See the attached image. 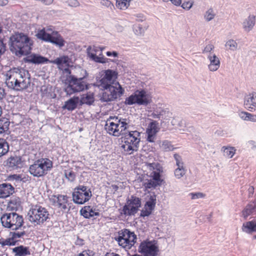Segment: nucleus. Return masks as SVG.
Listing matches in <instances>:
<instances>
[{"instance_id":"9d476101","label":"nucleus","mask_w":256,"mask_h":256,"mask_svg":"<svg viewBox=\"0 0 256 256\" xmlns=\"http://www.w3.org/2000/svg\"><path fill=\"white\" fill-rule=\"evenodd\" d=\"M28 214L31 222L40 224L50 219V213L47 209L41 206L35 205L30 210Z\"/></svg>"},{"instance_id":"864d4df0","label":"nucleus","mask_w":256,"mask_h":256,"mask_svg":"<svg viewBox=\"0 0 256 256\" xmlns=\"http://www.w3.org/2000/svg\"><path fill=\"white\" fill-rule=\"evenodd\" d=\"M9 180H23V178H22V176L20 174H12L10 175L8 177Z\"/></svg>"},{"instance_id":"c85d7f7f","label":"nucleus","mask_w":256,"mask_h":256,"mask_svg":"<svg viewBox=\"0 0 256 256\" xmlns=\"http://www.w3.org/2000/svg\"><path fill=\"white\" fill-rule=\"evenodd\" d=\"M256 212V202L253 201L250 202L242 211V215L244 218H246L250 215L253 214Z\"/></svg>"},{"instance_id":"c756f323","label":"nucleus","mask_w":256,"mask_h":256,"mask_svg":"<svg viewBox=\"0 0 256 256\" xmlns=\"http://www.w3.org/2000/svg\"><path fill=\"white\" fill-rule=\"evenodd\" d=\"M242 230L248 234L256 232V220L244 223L242 226Z\"/></svg>"},{"instance_id":"bf43d9fd","label":"nucleus","mask_w":256,"mask_h":256,"mask_svg":"<svg viewBox=\"0 0 256 256\" xmlns=\"http://www.w3.org/2000/svg\"><path fill=\"white\" fill-rule=\"evenodd\" d=\"M248 112H242L240 113L239 116L240 118L245 120H246Z\"/></svg>"},{"instance_id":"dca6fc26","label":"nucleus","mask_w":256,"mask_h":256,"mask_svg":"<svg viewBox=\"0 0 256 256\" xmlns=\"http://www.w3.org/2000/svg\"><path fill=\"white\" fill-rule=\"evenodd\" d=\"M24 234V231L18 232H11L6 238H0V245L3 248L6 246H14L19 241V239Z\"/></svg>"},{"instance_id":"0eeeda50","label":"nucleus","mask_w":256,"mask_h":256,"mask_svg":"<svg viewBox=\"0 0 256 256\" xmlns=\"http://www.w3.org/2000/svg\"><path fill=\"white\" fill-rule=\"evenodd\" d=\"M119 246L128 250L136 243V235L128 229L124 228L118 232V236L115 238Z\"/></svg>"},{"instance_id":"4468645a","label":"nucleus","mask_w":256,"mask_h":256,"mask_svg":"<svg viewBox=\"0 0 256 256\" xmlns=\"http://www.w3.org/2000/svg\"><path fill=\"white\" fill-rule=\"evenodd\" d=\"M140 206V199L132 196L130 199L127 200L125 205L123 206L122 213L126 216H134L138 212Z\"/></svg>"},{"instance_id":"4be33fe9","label":"nucleus","mask_w":256,"mask_h":256,"mask_svg":"<svg viewBox=\"0 0 256 256\" xmlns=\"http://www.w3.org/2000/svg\"><path fill=\"white\" fill-rule=\"evenodd\" d=\"M156 204V196L154 194L150 196V199L144 204L143 209L141 211L140 216L142 217L150 216L154 210Z\"/></svg>"},{"instance_id":"4c0bfd02","label":"nucleus","mask_w":256,"mask_h":256,"mask_svg":"<svg viewBox=\"0 0 256 256\" xmlns=\"http://www.w3.org/2000/svg\"><path fill=\"white\" fill-rule=\"evenodd\" d=\"M216 14L212 8H208L204 14V18L206 22H209L212 20L216 16Z\"/></svg>"},{"instance_id":"13d9d810","label":"nucleus","mask_w":256,"mask_h":256,"mask_svg":"<svg viewBox=\"0 0 256 256\" xmlns=\"http://www.w3.org/2000/svg\"><path fill=\"white\" fill-rule=\"evenodd\" d=\"M6 93L4 88L0 87V101L2 100L5 96Z\"/></svg>"},{"instance_id":"7c9ffc66","label":"nucleus","mask_w":256,"mask_h":256,"mask_svg":"<svg viewBox=\"0 0 256 256\" xmlns=\"http://www.w3.org/2000/svg\"><path fill=\"white\" fill-rule=\"evenodd\" d=\"M12 252L15 256H26L30 254V252L28 247L20 246L14 248Z\"/></svg>"},{"instance_id":"603ef678","label":"nucleus","mask_w":256,"mask_h":256,"mask_svg":"<svg viewBox=\"0 0 256 256\" xmlns=\"http://www.w3.org/2000/svg\"><path fill=\"white\" fill-rule=\"evenodd\" d=\"M66 2L70 7L76 8L80 6V4L78 0H68Z\"/></svg>"},{"instance_id":"338daca9","label":"nucleus","mask_w":256,"mask_h":256,"mask_svg":"<svg viewBox=\"0 0 256 256\" xmlns=\"http://www.w3.org/2000/svg\"><path fill=\"white\" fill-rule=\"evenodd\" d=\"M8 0H0V6H6L8 4Z\"/></svg>"},{"instance_id":"c9c22d12","label":"nucleus","mask_w":256,"mask_h":256,"mask_svg":"<svg viewBox=\"0 0 256 256\" xmlns=\"http://www.w3.org/2000/svg\"><path fill=\"white\" fill-rule=\"evenodd\" d=\"M176 165L178 167L175 170L174 174L177 178H179L184 174L185 170L183 168L182 161H176Z\"/></svg>"},{"instance_id":"a18cd8bd","label":"nucleus","mask_w":256,"mask_h":256,"mask_svg":"<svg viewBox=\"0 0 256 256\" xmlns=\"http://www.w3.org/2000/svg\"><path fill=\"white\" fill-rule=\"evenodd\" d=\"M160 148L165 151H170L174 149L173 146L168 140H164L160 144Z\"/></svg>"},{"instance_id":"e2e57ef3","label":"nucleus","mask_w":256,"mask_h":256,"mask_svg":"<svg viewBox=\"0 0 256 256\" xmlns=\"http://www.w3.org/2000/svg\"><path fill=\"white\" fill-rule=\"evenodd\" d=\"M78 256H94V254H90L86 250H84Z\"/></svg>"},{"instance_id":"9b49d317","label":"nucleus","mask_w":256,"mask_h":256,"mask_svg":"<svg viewBox=\"0 0 256 256\" xmlns=\"http://www.w3.org/2000/svg\"><path fill=\"white\" fill-rule=\"evenodd\" d=\"M152 102V98L147 92L144 90H137L127 98L125 104L128 105L138 104L146 106Z\"/></svg>"},{"instance_id":"a19ab883","label":"nucleus","mask_w":256,"mask_h":256,"mask_svg":"<svg viewBox=\"0 0 256 256\" xmlns=\"http://www.w3.org/2000/svg\"><path fill=\"white\" fill-rule=\"evenodd\" d=\"M214 44H207L204 48V50L202 51V53L203 54H204L206 56V57L208 56H212L214 54H216L214 53Z\"/></svg>"},{"instance_id":"412c9836","label":"nucleus","mask_w":256,"mask_h":256,"mask_svg":"<svg viewBox=\"0 0 256 256\" xmlns=\"http://www.w3.org/2000/svg\"><path fill=\"white\" fill-rule=\"evenodd\" d=\"M53 205L57 206L61 210H66L68 205V196H67L58 194L54 195L51 198Z\"/></svg>"},{"instance_id":"393cba45","label":"nucleus","mask_w":256,"mask_h":256,"mask_svg":"<svg viewBox=\"0 0 256 256\" xmlns=\"http://www.w3.org/2000/svg\"><path fill=\"white\" fill-rule=\"evenodd\" d=\"M47 58L36 54H31L25 58V62L34 64H41L50 62Z\"/></svg>"},{"instance_id":"f8f14e48","label":"nucleus","mask_w":256,"mask_h":256,"mask_svg":"<svg viewBox=\"0 0 256 256\" xmlns=\"http://www.w3.org/2000/svg\"><path fill=\"white\" fill-rule=\"evenodd\" d=\"M92 196L90 189L84 186H79L74 188L72 194L74 203L82 204L88 202Z\"/></svg>"},{"instance_id":"6e6552de","label":"nucleus","mask_w":256,"mask_h":256,"mask_svg":"<svg viewBox=\"0 0 256 256\" xmlns=\"http://www.w3.org/2000/svg\"><path fill=\"white\" fill-rule=\"evenodd\" d=\"M0 220L3 226L15 230L20 229L24 224L22 216L16 212L4 214Z\"/></svg>"},{"instance_id":"680f3d73","label":"nucleus","mask_w":256,"mask_h":256,"mask_svg":"<svg viewBox=\"0 0 256 256\" xmlns=\"http://www.w3.org/2000/svg\"><path fill=\"white\" fill-rule=\"evenodd\" d=\"M5 50V46L2 40H0V54Z\"/></svg>"},{"instance_id":"09e8293b","label":"nucleus","mask_w":256,"mask_h":256,"mask_svg":"<svg viewBox=\"0 0 256 256\" xmlns=\"http://www.w3.org/2000/svg\"><path fill=\"white\" fill-rule=\"evenodd\" d=\"M191 196V198L192 200H194L198 198H204L206 196V194H203L202 192H191L189 194Z\"/></svg>"},{"instance_id":"39448f33","label":"nucleus","mask_w":256,"mask_h":256,"mask_svg":"<svg viewBox=\"0 0 256 256\" xmlns=\"http://www.w3.org/2000/svg\"><path fill=\"white\" fill-rule=\"evenodd\" d=\"M36 36L38 38L52 43L60 48L64 46L65 44V41L60 34L51 28H44L40 30Z\"/></svg>"},{"instance_id":"2f4dec72","label":"nucleus","mask_w":256,"mask_h":256,"mask_svg":"<svg viewBox=\"0 0 256 256\" xmlns=\"http://www.w3.org/2000/svg\"><path fill=\"white\" fill-rule=\"evenodd\" d=\"M79 101L80 98L78 96H74L65 102L63 108L68 110H72L76 108L77 104L80 102Z\"/></svg>"},{"instance_id":"1a4fd4ad","label":"nucleus","mask_w":256,"mask_h":256,"mask_svg":"<svg viewBox=\"0 0 256 256\" xmlns=\"http://www.w3.org/2000/svg\"><path fill=\"white\" fill-rule=\"evenodd\" d=\"M102 92L100 94V100L102 102L113 101L120 97L124 93V90L118 82L115 83V86L101 89Z\"/></svg>"},{"instance_id":"7ed1b4c3","label":"nucleus","mask_w":256,"mask_h":256,"mask_svg":"<svg viewBox=\"0 0 256 256\" xmlns=\"http://www.w3.org/2000/svg\"><path fill=\"white\" fill-rule=\"evenodd\" d=\"M10 50L16 55H26L31 50L32 42L30 38L22 33H16L10 39Z\"/></svg>"},{"instance_id":"774afa93","label":"nucleus","mask_w":256,"mask_h":256,"mask_svg":"<svg viewBox=\"0 0 256 256\" xmlns=\"http://www.w3.org/2000/svg\"><path fill=\"white\" fill-rule=\"evenodd\" d=\"M249 145L252 146V147L256 148V143L255 142L251 140L248 142Z\"/></svg>"},{"instance_id":"3c124183","label":"nucleus","mask_w":256,"mask_h":256,"mask_svg":"<svg viewBox=\"0 0 256 256\" xmlns=\"http://www.w3.org/2000/svg\"><path fill=\"white\" fill-rule=\"evenodd\" d=\"M194 2L192 0H188L184 2L182 4V7L186 10H189L193 6Z\"/></svg>"},{"instance_id":"f257e3e1","label":"nucleus","mask_w":256,"mask_h":256,"mask_svg":"<svg viewBox=\"0 0 256 256\" xmlns=\"http://www.w3.org/2000/svg\"><path fill=\"white\" fill-rule=\"evenodd\" d=\"M130 120L120 116H110L106 121L104 128L110 135L119 136L124 135L123 138L124 144L122 146L124 150L130 154L132 151H136L140 142V133L137 130L130 131Z\"/></svg>"},{"instance_id":"e433bc0d","label":"nucleus","mask_w":256,"mask_h":256,"mask_svg":"<svg viewBox=\"0 0 256 256\" xmlns=\"http://www.w3.org/2000/svg\"><path fill=\"white\" fill-rule=\"evenodd\" d=\"M222 151L223 152L224 156L228 158H230L235 154L236 149L232 146H223L222 148Z\"/></svg>"},{"instance_id":"0e129e2a","label":"nucleus","mask_w":256,"mask_h":256,"mask_svg":"<svg viewBox=\"0 0 256 256\" xmlns=\"http://www.w3.org/2000/svg\"><path fill=\"white\" fill-rule=\"evenodd\" d=\"M172 2L176 5V6H180L181 3H182V1L181 0H170Z\"/></svg>"},{"instance_id":"5fc2aeb1","label":"nucleus","mask_w":256,"mask_h":256,"mask_svg":"<svg viewBox=\"0 0 256 256\" xmlns=\"http://www.w3.org/2000/svg\"><path fill=\"white\" fill-rule=\"evenodd\" d=\"M134 32L137 35H142L144 32V30L140 26H136L134 29Z\"/></svg>"},{"instance_id":"bb28decb","label":"nucleus","mask_w":256,"mask_h":256,"mask_svg":"<svg viewBox=\"0 0 256 256\" xmlns=\"http://www.w3.org/2000/svg\"><path fill=\"white\" fill-rule=\"evenodd\" d=\"M244 105L245 108L250 111L254 110L256 106V92H252L244 98Z\"/></svg>"},{"instance_id":"2eb2a0df","label":"nucleus","mask_w":256,"mask_h":256,"mask_svg":"<svg viewBox=\"0 0 256 256\" xmlns=\"http://www.w3.org/2000/svg\"><path fill=\"white\" fill-rule=\"evenodd\" d=\"M117 78V74L115 71L108 70L104 72L102 77L96 82L97 86L100 89L109 88L110 86H115L114 82Z\"/></svg>"},{"instance_id":"37998d69","label":"nucleus","mask_w":256,"mask_h":256,"mask_svg":"<svg viewBox=\"0 0 256 256\" xmlns=\"http://www.w3.org/2000/svg\"><path fill=\"white\" fill-rule=\"evenodd\" d=\"M225 46L226 48H228V50L235 51L238 50V44L236 40L230 39L226 42Z\"/></svg>"},{"instance_id":"052dcab7","label":"nucleus","mask_w":256,"mask_h":256,"mask_svg":"<svg viewBox=\"0 0 256 256\" xmlns=\"http://www.w3.org/2000/svg\"><path fill=\"white\" fill-rule=\"evenodd\" d=\"M106 54L108 56H114V57H117L118 56V53L114 51V52H107L106 53Z\"/></svg>"},{"instance_id":"a211bd4d","label":"nucleus","mask_w":256,"mask_h":256,"mask_svg":"<svg viewBox=\"0 0 256 256\" xmlns=\"http://www.w3.org/2000/svg\"><path fill=\"white\" fill-rule=\"evenodd\" d=\"M103 48L98 46H89L87 48L88 56L96 62L100 63L106 62V58L103 56L102 52Z\"/></svg>"},{"instance_id":"423d86ee","label":"nucleus","mask_w":256,"mask_h":256,"mask_svg":"<svg viewBox=\"0 0 256 256\" xmlns=\"http://www.w3.org/2000/svg\"><path fill=\"white\" fill-rule=\"evenodd\" d=\"M150 170L152 172L150 174V180H147L143 183V186L146 190L155 188L160 186L163 180L160 178L162 172V166L158 163L153 162L149 164Z\"/></svg>"},{"instance_id":"473e14b6","label":"nucleus","mask_w":256,"mask_h":256,"mask_svg":"<svg viewBox=\"0 0 256 256\" xmlns=\"http://www.w3.org/2000/svg\"><path fill=\"white\" fill-rule=\"evenodd\" d=\"M94 101V95L92 92H88L82 96L80 100V105L86 104L91 105Z\"/></svg>"},{"instance_id":"ea45409f","label":"nucleus","mask_w":256,"mask_h":256,"mask_svg":"<svg viewBox=\"0 0 256 256\" xmlns=\"http://www.w3.org/2000/svg\"><path fill=\"white\" fill-rule=\"evenodd\" d=\"M8 148V144L4 139H0V156L6 154Z\"/></svg>"},{"instance_id":"aec40b11","label":"nucleus","mask_w":256,"mask_h":256,"mask_svg":"<svg viewBox=\"0 0 256 256\" xmlns=\"http://www.w3.org/2000/svg\"><path fill=\"white\" fill-rule=\"evenodd\" d=\"M151 116L154 118H158L164 122L172 118V113L168 108L157 107L153 110Z\"/></svg>"},{"instance_id":"a878e982","label":"nucleus","mask_w":256,"mask_h":256,"mask_svg":"<svg viewBox=\"0 0 256 256\" xmlns=\"http://www.w3.org/2000/svg\"><path fill=\"white\" fill-rule=\"evenodd\" d=\"M14 192V186L9 184H0V198H5L12 195Z\"/></svg>"},{"instance_id":"49530a36","label":"nucleus","mask_w":256,"mask_h":256,"mask_svg":"<svg viewBox=\"0 0 256 256\" xmlns=\"http://www.w3.org/2000/svg\"><path fill=\"white\" fill-rule=\"evenodd\" d=\"M64 174L66 178L70 182H74L76 178L75 173L70 170H66Z\"/></svg>"},{"instance_id":"ddd939ff","label":"nucleus","mask_w":256,"mask_h":256,"mask_svg":"<svg viewBox=\"0 0 256 256\" xmlns=\"http://www.w3.org/2000/svg\"><path fill=\"white\" fill-rule=\"evenodd\" d=\"M52 167V161H35L30 166L29 172L34 176L40 177L47 174Z\"/></svg>"},{"instance_id":"6e6d98bb","label":"nucleus","mask_w":256,"mask_h":256,"mask_svg":"<svg viewBox=\"0 0 256 256\" xmlns=\"http://www.w3.org/2000/svg\"><path fill=\"white\" fill-rule=\"evenodd\" d=\"M246 120H250L253 122H256V115L252 114L248 112Z\"/></svg>"},{"instance_id":"4d7b16f0","label":"nucleus","mask_w":256,"mask_h":256,"mask_svg":"<svg viewBox=\"0 0 256 256\" xmlns=\"http://www.w3.org/2000/svg\"><path fill=\"white\" fill-rule=\"evenodd\" d=\"M136 18V20L142 22L145 20L144 16L142 14H138L134 15Z\"/></svg>"},{"instance_id":"b1692460","label":"nucleus","mask_w":256,"mask_h":256,"mask_svg":"<svg viewBox=\"0 0 256 256\" xmlns=\"http://www.w3.org/2000/svg\"><path fill=\"white\" fill-rule=\"evenodd\" d=\"M207 58L209 62V64L208 65L209 71L214 72L218 70L220 66V62L216 54L208 56Z\"/></svg>"},{"instance_id":"cd10ccee","label":"nucleus","mask_w":256,"mask_h":256,"mask_svg":"<svg viewBox=\"0 0 256 256\" xmlns=\"http://www.w3.org/2000/svg\"><path fill=\"white\" fill-rule=\"evenodd\" d=\"M80 212L82 215L87 218L100 215L98 210L93 208L90 206H84L80 210Z\"/></svg>"},{"instance_id":"6ab92c4d","label":"nucleus","mask_w":256,"mask_h":256,"mask_svg":"<svg viewBox=\"0 0 256 256\" xmlns=\"http://www.w3.org/2000/svg\"><path fill=\"white\" fill-rule=\"evenodd\" d=\"M70 59L68 56H63L58 57L53 60H50V63L56 64L58 68L61 70H64L68 74H70V70L68 67L70 65Z\"/></svg>"},{"instance_id":"f03ea898","label":"nucleus","mask_w":256,"mask_h":256,"mask_svg":"<svg viewBox=\"0 0 256 256\" xmlns=\"http://www.w3.org/2000/svg\"><path fill=\"white\" fill-rule=\"evenodd\" d=\"M7 86L16 91H22L30 84V76L28 71L24 69L14 68L8 70L5 75Z\"/></svg>"},{"instance_id":"de8ad7c7","label":"nucleus","mask_w":256,"mask_h":256,"mask_svg":"<svg viewBox=\"0 0 256 256\" xmlns=\"http://www.w3.org/2000/svg\"><path fill=\"white\" fill-rule=\"evenodd\" d=\"M147 128L158 132L160 130L158 123L156 121L154 120L149 124Z\"/></svg>"},{"instance_id":"8fccbe9b","label":"nucleus","mask_w":256,"mask_h":256,"mask_svg":"<svg viewBox=\"0 0 256 256\" xmlns=\"http://www.w3.org/2000/svg\"><path fill=\"white\" fill-rule=\"evenodd\" d=\"M100 4L104 7L110 8V10H112L114 7L112 2L109 0H101Z\"/></svg>"},{"instance_id":"58836bf2","label":"nucleus","mask_w":256,"mask_h":256,"mask_svg":"<svg viewBox=\"0 0 256 256\" xmlns=\"http://www.w3.org/2000/svg\"><path fill=\"white\" fill-rule=\"evenodd\" d=\"M10 125L9 120L6 118H0V134H2L8 129Z\"/></svg>"},{"instance_id":"69168bd1","label":"nucleus","mask_w":256,"mask_h":256,"mask_svg":"<svg viewBox=\"0 0 256 256\" xmlns=\"http://www.w3.org/2000/svg\"><path fill=\"white\" fill-rule=\"evenodd\" d=\"M104 256H120V255H119L118 254H116V253H114V252H107Z\"/></svg>"},{"instance_id":"c03bdc74","label":"nucleus","mask_w":256,"mask_h":256,"mask_svg":"<svg viewBox=\"0 0 256 256\" xmlns=\"http://www.w3.org/2000/svg\"><path fill=\"white\" fill-rule=\"evenodd\" d=\"M130 0H116V7L122 10H126L130 6Z\"/></svg>"},{"instance_id":"f3484780","label":"nucleus","mask_w":256,"mask_h":256,"mask_svg":"<svg viewBox=\"0 0 256 256\" xmlns=\"http://www.w3.org/2000/svg\"><path fill=\"white\" fill-rule=\"evenodd\" d=\"M139 249L144 256H156L158 252V247L151 242H142Z\"/></svg>"},{"instance_id":"72a5a7b5","label":"nucleus","mask_w":256,"mask_h":256,"mask_svg":"<svg viewBox=\"0 0 256 256\" xmlns=\"http://www.w3.org/2000/svg\"><path fill=\"white\" fill-rule=\"evenodd\" d=\"M24 161H8L6 165L8 170H17L23 168Z\"/></svg>"},{"instance_id":"5701e85b","label":"nucleus","mask_w":256,"mask_h":256,"mask_svg":"<svg viewBox=\"0 0 256 256\" xmlns=\"http://www.w3.org/2000/svg\"><path fill=\"white\" fill-rule=\"evenodd\" d=\"M256 22V16L253 14H250L242 22V28L244 31L246 32L251 31L254 28Z\"/></svg>"},{"instance_id":"79ce46f5","label":"nucleus","mask_w":256,"mask_h":256,"mask_svg":"<svg viewBox=\"0 0 256 256\" xmlns=\"http://www.w3.org/2000/svg\"><path fill=\"white\" fill-rule=\"evenodd\" d=\"M158 132L147 128L146 130V140L150 142H154L156 139V135Z\"/></svg>"},{"instance_id":"f704fd0d","label":"nucleus","mask_w":256,"mask_h":256,"mask_svg":"<svg viewBox=\"0 0 256 256\" xmlns=\"http://www.w3.org/2000/svg\"><path fill=\"white\" fill-rule=\"evenodd\" d=\"M20 205V201L18 198L10 199L8 204V208L10 210H16Z\"/></svg>"},{"instance_id":"20e7f679","label":"nucleus","mask_w":256,"mask_h":256,"mask_svg":"<svg viewBox=\"0 0 256 256\" xmlns=\"http://www.w3.org/2000/svg\"><path fill=\"white\" fill-rule=\"evenodd\" d=\"M79 70L82 73V76L70 74L64 80V83L67 85L65 88V92L68 94L70 95L88 88L86 84L82 81V80L87 76L86 71L82 68H80Z\"/></svg>"}]
</instances>
